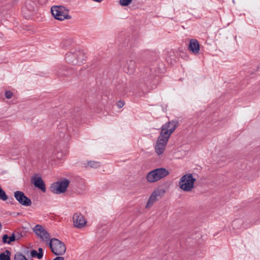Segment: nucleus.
Instances as JSON below:
<instances>
[{
    "label": "nucleus",
    "mask_w": 260,
    "mask_h": 260,
    "mask_svg": "<svg viewBox=\"0 0 260 260\" xmlns=\"http://www.w3.org/2000/svg\"><path fill=\"white\" fill-rule=\"evenodd\" d=\"M179 125V121L177 120L169 121L163 124L161 127V132L156 143L164 144L165 146H166L171 134Z\"/></svg>",
    "instance_id": "f257e3e1"
},
{
    "label": "nucleus",
    "mask_w": 260,
    "mask_h": 260,
    "mask_svg": "<svg viewBox=\"0 0 260 260\" xmlns=\"http://www.w3.org/2000/svg\"><path fill=\"white\" fill-rule=\"evenodd\" d=\"M66 60L69 63L80 66L85 60V53L81 50L71 49L66 55Z\"/></svg>",
    "instance_id": "f03ea898"
},
{
    "label": "nucleus",
    "mask_w": 260,
    "mask_h": 260,
    "mask_svg": "<svg viewBox=\"0 0 260 260\" xmlns=\"http://www.w3.org/2000/svg\"><path fill=\"white\" fill-rule=\"evenodd\" d=\"M158 73L159 71L154 68L145 67L143 71L142 79L146 85H155L158 83Z\"/></svg>",
    "instance_id": "7ed1b4c3"
},
{
    "label": "nucleus",
    "mask_w": 260,
    "mask_h": 260,
    "mask_svg": "<svg viewBox=\"0 0 260 260\" xmlns=\"http://www.w3.org/2000/svg\"><path fill=\"white\" fill-rule=\"evenodd\" d=\"M52 253L55 255H62L66 251L64 243L56 238H52L47 242Z\"/></svg>",
    "instance_id": "20e7f679"
},
{
    "label": "nucleus",
    "mask_w": 260,
    "mask_h": 260,
    "mask_svg": "<svg viewBox=\"0 0 260 260\" xmlns=\"http://www.w3.org/2000/svg\"><path fill=\"white\" fill-rule=\"evenodd\" d=\"M196 179L192 174L188 173L181 177L179 182V187L185 191H190L194 187Z\"/></svg>",
    "instance_id": "39448f33"
},
{
    "label": "nucleus",
    "mask_w": 260,
    "mask_h": 260,
    "mask_svg": "<svg viewBox=\"0 0 260 260\" xmlns=\"http://www.w3.org/2000/svg\"><path fill=\"white\" fill-rule=\"evenodd\" d=\"M169 174L165 168H159L150 171L146 176L147 181L150 183L155 182Z\"/></svg>",
    "instance_id": "423d86ee"
},
{
    "label": "nucleus",
    "mask_w": 260,
    "mask_h": 260,
    "mask_svg": "<svg viewBox=\"0 0 260 260\" xmlns=\"http://www.w3.org/2000/svg\"><path fill=\"white\" fill-rule=\"evenodd\" d=\"M51 11L53 16L57 20L62 21L66 19L71 18V16L69 15V10L62 6H52Z\"/></svg>",
    "instance_id": "0eeeda50"
},
{
    "label": "nucleus",
    "mask_w": 260,
    "mask_h": 260,
    "mask_svg": "<svg viewBox=\"0 0 260 260\" xmlns=\"http://www.w3.org/2000/svg\"><path fill=\"white\" fill-rule=\"evenodd\" d=\"M70 181L66 178H63L61 181H58L52 183L50 189L51 191L55 194H61L65 192L70 184Z\"/></svg>",
    "instance_id": "6e6552de"
},
{
    "label": "nucleus",
    "mask_w": 260,
    "mask_h": 260,
    "mask_svg": "<svg viewBox=\"0 0 260 260\" xmlns=\"http://www.w3.org/2000/svg\"><path fill=\"white\" fill-rule=\"evenodd\" d=\"M165 190L162 188H157L154 190L149 198L146 205V208L151 207L153 203L157 201L165 194Z\"/></svg>",
    "instance_id": "1a4fd4ad"
},
{
    "label": "nucleus",
    "mask_w": 260,
    "mask_h": 260,
    "mask_svg": "<svg viewBox=\"0 0 260 260\" xmlns=\"http://www.w3.org/2000/svg\"><path fill=\"white\" fill-rule=\"evenodd\" d=\"M33 231L44 242L47 243L51 239L50 234L41 225H35L33 228Z\"/></svg>",
    "instance_id": "9d476101"
},
{
    "label": "nucleus",
    "mask_w": 260,
    "mask_h": 260,
    "mask_svg": "<svg viewBox=\"0 0 260 260\" xmlns=\"http://www.w3.org/2000/svg\"><path fill=\"white\" fill-rule=\"evenodd\" d=\"M75 74L74 68L65 66L58 67L56 70V74L58 78L70 77Z\"/></svg>",
    "instance_id": "9b49d317"
},
{
    "label": "nucleus",
    "mask_w": 260,
    "mask_h": 260,
    "mask_svg": "<svg viewBox=\"0 0 260 260\" xmlns=\"http://www.w3.org/2000/svg\"><path fill=\"white\" fill-rule=\"evenodd\" d=\"M36 9V5L35 3L31 0H27L24 6L22 8V12L25 17L28 19L35 12Z\"/></svg>",
    "instance_id": "f8f14e48"
},
{
    "label": "nucleus",
    "mask_w": 260,
    "mask_h": 260,
    "mask_svg": "<svg viewBox=\"0 0 260 260\" xmlns=\"http://www.w3.org/2000/svg\"><path fill=\"white\" fill-rule=\"evenodd\" d=\"M14 196L19 204L23 206H29L31 204V200L27 197L24 192L21 191H15Z\"/></svg>",
    "instance_id": "ddd939ff"
},
{
    "label": "nucleus",
    "mask_w": 260,
    "mask_h": 260,
    "mask_svg": "<svg viewBox=\"0 0 260 260\" xmlns=\"http://www.w3.org/2000/svg\"><path fill=\"white\" fill-rule=\"evenodd\" d=\"M31 182L35 187L40 189L43 192H46V189L45 182L43 179L41 177H39L37 174H35L31 177Z\"/></svg>",
    "instance_id": "4468645a"
},
{
    "label": "nucleus",
    "mask_w": 260,
    "mask_h": 260,
    "mask_svg": "<svg viewBox=\"0 0 260 260\" xmlns=\"http://www.w3.org/2000/svg\"><path fill=\"white\" fill-rule=\"evenodd\" d=\"M73 220L74 225L78 229L84 227L86 223L84 217L80 213H75Z\"/></svg>",
    "instance_id": "2eb2a0df"
},
{
    "label": "nucleus",
    "mask_w": 260,
    "mask_h": 260,
    "mask_svg": "<svg viewBox=\"0 0 260 260\" xmlns=\"http://www.w3.org/2000/svg\"><path fill=\"white\" fill-rule=\"evenodd\" d=\"M137 66L136 60L130 57L127 60L123 70L125 73L132 74L135 72Z\"/></svg>",
    "instance_id": "dca6fc26"
},
{
    "label": "nucleus",
    "mask_w": 260,
    "mask_h": 260,
    "mask_svg": "<svg viewBox=\"0 0 260 260\" xmlns=\"http://www.w3.org/2000/svg\"><path fill=\"white\" fill-rule=\"evenodd\" d=\"M188 50L194 54L199 53L200 44L196 39H191L188 45Z\"/></svg>",
    "instance_id": "f3484780"
},
{
    "label": "nucleus",
    "mask_w": 260,
    "mask_h": 260,
    "mask_svg": "<svg viewBox=\"0 0 260 260\" xmlns=\"http://www.w3.org/2000/svg\"><path fill=\"white\" fill-rule=\"evenodd\" d=\"M58 129L59 130V135L60 137L65 138L67 135V138H68L69 134L67 133H69L70 130L65 122L61 123L59 127H58Z\"/></svg>",
    "instance_id": "a211bd4d"
},
{
    "label": "nucleus",
    "mask_w": 260,
    "mask_h": 260,
    "mask_svg": "<svg viewBox=\"0 0 260 260\" xmlns=\"http://www.w3.org/2000/svg\"><path fill=\"white\" fill-rule=\"evenodd\" d=\"M28 252H29V256L31 258H37L40 259L43 256V249L42 248H39L38 251L32 249L31 250H28L27 253L28 254Z\"/></svg>",
    "instance_id": "6ab92c4d"
},
{
    "label": "nucleus",
    "mask_w": 260,
    "mask_h": 260,
    "mask_svg": "<svg viewBox=\"0 0 260 260\" xmlns=\"http://www.w3.org/2000/svg\"><path fill=\"white\" fill-rule=\"evenodd\" d=\"M17 240H19L21 238L25 236L27 233L26 228L21 227L17 228L14 231Z\"/></svg>",
    "instance_id": "aec40b11"
},
{
    "label": "nucleus",
    "mask_w": 260,
    "mask_h": 260,
    "mask_svg": "<svg viewBox=\"0 0 260 260\" xmlns=\"http://www.w3.org/2000/svg\"><path fill=\"white\" fill-rule=\"evenodd\" d=\"M118 39L119 43H121L123 46L126 47L128 46L129 38H125V34H121Z\"/></svg>",
    "instance_id": "412c9836"
},
{
    "label": "nucleus",
    "mask_w": 260,
    "mask_h": 260,
    "mask_svg": "<svg viewBox=\"0 0 260 260\" xmlns=\"http://www.w3.org/2000/svg\"><path fill=\"white\" fill-rule=\"evenodd\" d=\"M81 109L80 107H76L73 111V115L76 120H79L82 117L81 113Z\"/></svg>",
    "instance_id": "4be33fe9"
},
{
    "label": "nucleus",
    "mask_w": 260,
    "mask_h": 260,
    "mask_svg": "<svg viewBox=\"0 0 260 260\" xmlns=\"http://www.w3.org/2000/svg\"><path fill=\"white\" fill-rule=\"evenodd\" d=\"M166 146H165L164 144L162 145L160 143H156L155 146V150L157 155H160L164 153L165 150Z\"/></svg>",
    "instance_id": "5701e85b"
},
{
    "label": "nucleus",
    "mask_w": 260,
    "mask_h": 260,
    "mask_svg": "<svg viewBox=\"0 0 260 260\" xmlns=\"http://www.w3.org/2000/svg\"><path fill=\"white\" fill-rule=\"evenodd\" d=\"M0 260H11V252L6 250L5 252L1 253Z\"/></svg>",
    "instance_id": "b1692460"
},
{
    "label": "nucleus",
    "mask_w": 260,
    "mask_h": 260,
    "mask_svg": "<svg viewBox=\"0 0 260 260\" xmlns=\"http://www.w3.org/2000/svg\"><path fill=\"white\" fill-rule=\"evenodd\" d=\"M74 43L73 40L72 38H69L64 40L62 42V46L64 48H68L70 46L72 45Z\"/></svg>",
    "instance_id": "393cba45"
},
{
    "label": "nucleus",
    "mask_w": 260,
    "mask_h": 260,
    "mask_svg": "<svg viewBox=\"0 0 260 260\" xmlns=\"http://www.w3.org/2000/svg\"><path fill=\"white\" fill-rule=\"evenodd\" d=\"M87 165L90 167L93 168H97L100 167L101 166V164L100 162L93 160L88 161L87 162Z\"/></svg>",
    "instance_id": "a878e982"
},
{
    "label": "nucleus",
    "mask_w": 260,
    "mask_h": 260,
    "mask_svg": "<svg viewBox=\"0 0 260 260\" xmlns=\"http://www.w3.org/2000/svg\"><path fill=\"white\" fill-rule=\"evenodd\" d=\"M14 260H28V259L21 253L17 252L15 254Z\"/></svg>",
    "instance_id": "bb28decb"
},
{
    "label": "nucleus",
    "mask_w": 260,
    "mask_h": 260,
    "mask_svg": "<svg viewBox=\"0 0 260 260\" xmlns=\"http://www.w3.org/2000/svg\"><path fill=\"white\" fill-rule=\"evenodd\" d=\"M8 199V196L0 185V199L2 201H6Z\"/></svg>",
    "instance_id": "cd10ccee"
},
{
    "label": "nucleus",
    "mask_w": 260,
    "mask_h": 260,
    "mask_svg": "<svg viewBox=\"0 0 260 260\" xmlns=\"http://www.w3.org/2000/svg\"><path fill=\"white\" fill-rule=\"evenodd\" d=\"M17 240V239L16 238V234H15V232L11 234L10 236H9L8 242H9V244H10L12 242Z\"/></svg>",
    "instance_id": "c85d7f7f"
},
{
    "label": "nucleus",
    "mask_w": 260,
    "mask_h": 260,
    "mask_svg": "<svg viewBox=\"0 0 260 260\" xmlns=\"http://www.w3.org/2000/svg\"><path fill=\"white\" fill-rule=\"evenodd\" d=\"M132 0H120L119 4L122 6H127L132 2Z\"/></svg>",
    "instance_id": "c756f323"
},
{
    "label": "nucleus",
    "mask_w": 260,
    "mask_h": 260,
    "mask_svg": "<svg viewBox=\"0 0 260 260\" xmlns=\"http://www.w3.org/2000/svg\"><path fill=\"white\" fill-rule=\"evenodd\" d=\"M9 238V236L7 234L4 235L2 237V241L3 243L9 244V242H8Z\"/></svg>",
    "instance_id": "7c9ffc66"
},
{
    "label": "nucleus",
    "mask_w": 260,
    "mask_h": 260,
    "mask_svg": "<svg viewBox=\"0 0 260 260\" xmlns=\"http://www.w3.org/2000/svg\"><path fill=\"white\" fill-rule=\"evenodd\" d=\"M13 95V93L10 90H7L5 92V96L7 99H11Z\"/></svg>",
    "instance_id": "2f4dec72"
},
{
    "label": "nucleus",
    "mask_w": 260,
    "mask_h": 260,
    "mask_svg": "<svg viewBox=\"0 0 260 260\" xmlns=\"http://www.w3.org/2000/svg\"><path fill=\"white\" fill-rule=\"evenodd\" d=\"M116 105L118 108H121L124 105V102L123 101H118L116 103Z\"/></svg>",
    "instance_id": "473e14b6"
},
{
    "label": "nucleus",
    "mask_w": 260,
    "mask_h": 260,
    "mask_svg": "<svg viewBox=\"0 0 260 260\" xmlns=\"http://www.w3.org/2000/svg\"><path fill=\"white\" fill-rule=\"evenodd\" d=\"M238 222H240V223H242V221L240 219H236L235 220L233 221V224L234 225H235Z\"/></svg>",
    "instance_id": "72a5a7b5"
},
{
    "label": "nucleus",
    "mask_w": 260,
    "mask_h": 260,
    "mask_svg": "<svg viewBox=\"0 0 260 260\" xmlns=\"http://www.w3.org/2000/svg\"><path fill=\"white\" fill-rule=\"evenodd\" d=\"M53 260H64V258L62 256H57L53 259Z\"/></svg>",
    "instance_id": "f704fd0d"
},
{
    "label": "nucleus",
    "mask_w": 260,
    "mask_h": 260,
    "mask_svg": "<svg viewBox=\"0 0 260 260\" xmlns=\"http://www.w3.org/2000/svg\"><path fill=\"white\" fill-rule=\"evenodd\" d=\"M93 1L96 2H101L103 0H92Z\"/></svg>",
    "instance_id": "c9c22d12"
},
{
    "label": "nucleus",
    "mask_w": 260,
    "mask_h": 260,
    "mask_svg": "<svg viewBox=\"0 0 260 260\" xmlns=\"http://www.w3.org/2000/svg\"><path fill=\"white\" fill-rule=\"evenodd\" d=\"M257 68H258V69L260 68V63L258 65Z\"/></svg>",
    "instance_id": "e433bc0d"
},
{
    "label": "nucleus",
    "mask_w": 260,
    "mask_h": 260,
    "mask_svg": "<svg viewBox=\"0 0 260 260\" xmlns=\"http://www.w3.org/2000/svg\"><path fill=\"white\" fill-rule=\"evenodd\" d=\"M172 127H173V125L171 124L169 128H172Z\"/></svg>",
    "instance_id": "4c0bfd02"
}]
</instances>
